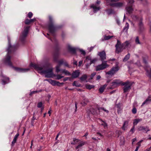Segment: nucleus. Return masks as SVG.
Returning <instances> with one entry per match:
<instances>
[{"instance_id":"obj_27","label":"nucleus","mask_w":151,"mask_h":151,"mask_svg":"<svg viewBox=\"0 0 151 151\" xmlns=\"http://www.w3.org/2000/svg\"><path fill=\"white\" fill-rule=\"evenodd\" d=\"M129 24L128 23L126 22L125 26L123 28V31L127 32L128 29L129 28Z\"/></svg>"},{"instance_id":"obj_45","label":"nucleus","mask_w":151,"mask_h":151,"mask_svg":"<svg viewBox=\"0 0 151 151\" xmlns=\"http://www.w3.org/2000/svg\"><path fill=\"white\" fill-rule=\"evenodd\" d=\"M55 76L56 77V79L57 80H59L63 77V76H62L61 75H56Z\"/></svg>"},{"instance_id":"obj_24","label":"nucleus","mask_w":151,"mask_h":151,"mask_svg":"<svg viewBox=\"0 0 151 151\" xmlns=\"http://www.w3.org/2000/svg\"><path fill=\"white\" fill-rule=\"evenodd\" d=\"M116 107L117 108L118 112H120V111L122 109V105L120 103L116 105Z\"/></svg>"},{"instance_id":"obj_1","label":"nucleus","mask_w":151,"mask_h":151,"mask_svg":"<svg viewBox=\"0 0 151 151\" xmlns=\"http://www.w3.org/2000/svg\"><path fill=\"white\" fill-rule=\"evenodd\" d=\"M8 47L7 50V53L5 57L3 60V62L6 64L7 65L11 67L14 68V70L17 72L24 73L28 71L29 70V68H22L14 67L13 66L11 60V57L10 55L12 52V50L15 48V46H11L9 37H8Z\"/></svg>"},{"instance_id":"obj_49","label":"nucleus","mask_w":151,"mask_h":151,"mask_svg":"<svg viewBox=\"0 0 151 151\" xmlns=\"http://www.w3.org/2000/svg\"><path fill=\"white\" fill-rule=\"evenodd\" d=\"M140 1H141L142 3L144 5L146 4L147 3V0H139Z\"/></svg>"},{"instance_id":"obj_28","label":"nucleus","mask_w":151,"mask_h":151,"mask_svg":"<svg viewBox=\"0 0 151 151\" xmlns=\"http://www.w3.org/2000/svg\"><path fill=\"white\" fill-rule=\"evenodd\" d=\"M130 44V42L128 41H127L123 43L124 49L128 47Z\"/></svg>"},{"instance_id":"obj_44","label":"nucleus","mask_w":151,"mask_h":151,"mask_svg":"<svg viewBox=\"0 0 151 151\" xmlns=\"http://www.w3.org/2000/svg\"><path fill=\"white\" fill-rule=\"evenodd\" d=\"M135 42L137 44H140V42H139V38L138 37H137L135 39Z\"/></svg>"},{"instance_id":"obj_30","label":"nucleus","mask_w":151,"mask_h":151,"mask_svg":"<svg viewBox=\"0 0 151 151\" xmlns=\"http://www.w3.org/2000/svg\"><path fill=\"white\" fill-rule=\"evenodd\" d=\"M106 11L108 15H110L114 13V10L111 9L106 10Z\"/></svg>"},{"instance_id":"obj_16","label":"nucleus","mask_w":151,"mask_h":151,"mask_svg":"<svg viewBox=\"0 0 151 151\" xmlns=\"http://www.w3.org/2000/svg\"><path fill=\"white\" fill-rule=\"evenodd\" d=\"M122 82L120 80L116 79L114 80L112 83V85L115 86H119L120 84H122Z\"/></svg>"},{"instance_id":"obj_51","label":"nucleus","mask_w":151,"mask_h":151,"mask_svg":"<svg viewBox=\"0 0 151 151\" xmlns=\"http://www.w3.org/2000/svg\"><path fill=\"white\" fill-rule=\"evenodd\" d=\"M132 113L134 114H135L137 112V109L136 108H134L132 110Z\"/></svg>"},{"instance_id":"obj_19","label":"nucleus","mask_w":151,"mask_h":151,"mask_svg":"<svg viewBox=\"0 0 151 151\" xmlns=\"http://www.w3.org/2000/svg\"><path fill=\"white\" fill-rule=\"evenodd\" d=\"M151 102V97L149 96L142 103L141 106L142 107L145 104H147Z\"/></svg>"},{"instance_id":"obj_21","label":"nucleus","mask_w":151,"mask_h":151,"mask_svg":"<svg viewBox=\"0 0 151 151\" xmlns=\"http://www.w3.org/2000/svg\"><path fill=\"white\" fill-rule=\"evenodd\" d=\"M86 144V142L83 141H81L79 143L78 145L77 146L76 148V149L81 148V147Z\"/></svg>"},{"instance_id":"obj_6","label":"nucleus","mask_w":151,"mask_h":151,"mask_svg":"<svg viewBox=\"0 0 151 151\" xmlns=\"http://www.w3.org/2000/svg\"><path fill=\"white\" fill-rule=\"evenodd\" d=\"M124 46L123 44H121V42L117 40V43L115 45L116 52L119 53V52H122L124 49H125Z\"/></svg>"},{"instance_id":"obj_9","label":"nucleus","mask_w":151,"mask_h":151,"mask_svg":"<svg viewBox=\"0 0 151 151\" xmlns=\"http://www.w3.org/2000/svg\"><path fill=\"white\" fill-rule=\"evenodd\" d=\"M29 28V27L28 26L25 27L22 34L20 38V39L22 41H23L24 40L25 38L27 35Z\"/></svg>"},{"instance_id":"obj_42","label":"nucleus","mask_w":151,"mask_h":151,"mask_svg":"<svg viewBox=\"0 0 151 151\" xmlns=\"http://www.w3.org/2000/svg\"><path fill=\"white\" fill-rule=\"evenodd\" d=\"M119 0H106L107 3L109 4L110 3H112L116 2L118 1Z\"/></svg>"},{"instance_id":"obj_14","label":"nucleus","mask_w":151,"mask_h":151,"mask_svg":"<svg viewBox=\"0 0 151 151\" xmlns=\"http://www.w3.org/2000/svg\"><path fill=\"white\" fill-rule=\"evenodd\" d=\"M98 108H96L95 109H93V108H91L90 109V111L91 114L97 115L100 114L99 111L97 110Z\"/></svg>"},{"instance_id":"obj_13","label":"nucleus","mask_w":151,"mask_h":151,"mask_svg":"<svg viewBox=\"0 0 151 151\" xmlns=\"http://www.w3.org/2000/svg\"><path fill=\"white\" fill-rule=\"evenodd\" d=\"M98 55L100 56L102 61L106 59V55L105 51H103L102 52H99Z\"/></svg>"},{"instance_id":"obj_57","label":"nucleus","mask_w":151,"mask_h":151,"mask_svg":"<svg viewBox=\"0 0 151 151\" xmlns=\"http://www.w3.org/2000/svg\"><path fill=\"white\" fill-rule=\"evenodd\" d=\"M63 64L65 66L68 67H69V65H68V63L65 61L64 62Z\"/></svg>"},{"instance_id":"obj_56","label":"nucleus","mask_w":151,"mask_h":151,"mask_svg":"<svg viewBox=\"0 0 151 151\" xmlns=\"http://www.w3.org/2000/svg\"><path fill=\"white\" fill-rule=\"evenodd\" d=\"M86 60H90V61L92 59L91 57L90 56H89L86 57Z\"/></svg>"},{"instance_id":"obj_43","label":"nucleus","mask_w":151,"mask_h":151,"mask_svg":"<svg viewBox=\"0 0 151 151\" xmlns=\"http://www.w3.org/2000/svg\"><path fill=\"white\" fill-rule=\"evenodd\" d=\"M113 37V36H106V35H105V36H104V39L105 40H107L111 38V37Z\"/></svg>"},{"instance_id":"obj_11","label":"nucleus","mask_w":151,"mask_h":151,"mask_svg":"<svg viewBox=\"0 0 151 151\" xmlns=\"http://www.w3.org/2000/svg\"><path fill=\"white\" fill-rule=\"evenodd\" d=\"M1 77L2 84L3 85H4L9 82V78L3 75L2 73H1Z\"/></svg>"},{"instance_id":"obj_41","label":"nucleus","mask_w":151,"mask_h":151,"mask_svg":"<svg viewBox=\"0 0 151 151\" xmlns=\"http://www.w3.org/2000/svg\"><path fill=\"white\" fill-rule=\"evenodd\" d=\"M73 140L74 142L72 143L71 144L73 145H75L76 143L80 141V140L78 139H76V138H74Z\"/></svg>"},{"instance_id":"obj_54","label":"nucleus","mask_w":151,"mask_h":151,"mask_svg":"<svg viewBox=\"0 0 151 151\" xmlns=\"http://www.w3.org/2000/svg\"><path fill=\"white\" fill-rule=\"evenodd\" d=\"M134 128H135V127H134V126H133V127L131 128V130H130V131L131 132H132V133H133L134 132Z\"/></svg>"},{"instance_id":"obj_33","label":"nucleus","mask_w":151,"mask_h":151,"mask_svg":"<svg viewBox=\"0 0 151 151\" xmlns=\"http://www.w3.org/2000/svg\"><path fill=\"white\" fill-rule=\"evenodd\" d=\"M87 78V76L86 75H83L80 78V79L81 81H84L86 80Z\"/></svg>"},{"instance_id":"obj_53","label":"nucleus","mask_w":151,"mask_h":151,"mask_svg":"<svg viewBox=\"0 0 151 151\" xmlns=\"http://www.w3.org/2000/svg\"><path fill=\"white\" fill-rule=\"evenodd\" d=\"M32 15L33 14L31 12H29L28 13V17L29 18H31L32 17Z\"/></svg>"},{"instance_id":"obj_55","label":"nucleus","mask_w":151,"mask_h":151,"mask_svg":"<svg viewBox=\"0 0 151 151\" xmlns=\"http://www.w3.org/2000/svg\"><path fill=\"white\" fill-rule=\"evenodd\" d=\"M87 102V100H85L84 102H81V104L82 105H85L86 104Z\"/></svg>"},{"instance_id":"obj_22","label":"nucleus","mask_w":151,"mask_h":151,"mask_svg":"<svg viewBox=\"0 0 151 151\" xmlns=\"http://www.w3.org/2000/svg\"><path fill=\"white\" fill-rule=\"evenodd\" d=\"M19 133L17 134L14 136V138L12 142V146H13L14 144L16 142L17 139L19 136Z\"/></svg>"},{"instance_id":"obj_63","label":"nucleus","mask_w":151,"mask_h":151,"mask_svg":"<svg viewBox=\"0 0 151 151\" xmlns=\"http://www.w3.org/2000/svg\"><path fill=\"white\" fill-rule=\"evenodd\" d=\"M73 64L74 65H77V61H75V60H74V62H73Z\"/></svg>"},{"instance_id":"obj_10","label":"nucleus","mask_w":151,"mask_h":151,"mask_svg":"<svg viewBox=\"0 0 151 151\" xmlns=\"http://www.w3.org/2000/svg\"><path fill=\"white\" fill-rule=\"evenodd\" d=\"M59 55V53L58 52L55 53L53 55V59L56 62H58L59 65H61L63 64L65 60L63 59H61L60 60L58 61V56Z\"/></svg>"},{"instance_id":"obj_62","label":"nucleus","mask_w":151,"mask_h":151,"mask_svg":"<svg viewBox=\"0 0 151 151\" xmlns=\"http://www.w3.org/2000/svg\"><path fill=\"white\" fill-rule=\"evenodd\" d=\"M129 22H130V23H131V24L133 26V27H134L135 26V25H134V23H133V22L131 21V20H129Z\"/></svg>"},{"instance_id":"obj_2","label":"nucleus","mask_w":151,"mask_h":151,"mask_svg":"<svg viewBox=\"0 0 151 151\" xmlns=\"http://www.w3.org/2000/svg\"><path fill=\"white\" fill-rule=\"evenodd\" d=\"M30 66L33 67L37 70L39 73L44 74L45 77L51 78L53 75L52 68H51L44 70L46 68V65H39L31 63L30 64Z\"/></svg>"},{"instance_id":"obj_50","label":"nucleus","mask_w":151,"mask_h":151,"mask_svg":"<svg viewBox=\"0 0 151 151\" xmlns=\"http://www.w3.org/2000/svg\"><path fill=\"white\" fill-rule=\"evenodd\" d=\"M96 72H93L92 73L91 75V79H92L94 76L96 75Z\"/></svg>"},{"instance_id":"obj_47","label":"nucleus","mask_w":151,"mask_h":151,"mask_svg":"<svg viewBox=\"0 0 151 151\" xmlns=\"http://www.w3.org/2000/svg\"><path fill=\"white\" fill-rule=\"evenodd\" d=\"M56 82H57V83H56V85H57V86H60L61 85H63V83H60L58 81H56Z\"/></svg>"},{"instance_id":"obj_39","label":"nucleus","mask_w":151,"mask_h":151,"mask_svg":"<svg viewBox=\"0 0 151 151\" xmlns=\"http://www.w3.org/2000/svg\"><path fill=\"white\" fill-rule=\"evenodd\" d=\"M100 120L103 122V123L101 124V125H103L104 127L106 129L107 128V124L104 121H102V120Z\"/></svg>"},{"instance_id":"obj_60","label":"nucleus","mask_w":151,"mask_h":151,"mask_svg":"<svg viewBox=\"0 0 151 151\" xmlns=\"http://www.w3.org/2000/svg\"><path fill=\"white\" fill-rule=\"evenodd\" d=\"M82 63H83V61H82V60L80 61L79 62V65H78V66H80L82 64Z\"/></svg>"},{"instance_id":"obj_26","label":"nucleus","mask_w":151,"mask_h":151,"mask_svg":"<svg viewBox=\"0 0 151 151\" xmlns=\"http://www.w3.org/2000/svg\"><path fill=\"white\" fill-rule=\"evenodd\" d=\"M107 86V84H105L104 85L102 86L99 89L100 92L101 93H102L104 91V89Z\"/></svg>"},{"instance_id":"obj_17","label":"nucleus","mask_w":151,"mask_h":151,"mask_svg":"<svg viewBox=\"0 0 151 151\" xmlns=\"http://www.w3.org/2000/svg\"><path fill=\"white\" fill-rule=\"evenodd\" d=\"M124 4L123 3L117 2L116 3H110L109 5L111 6H115L116 7H121Z\"/></svg>"},{"instance_id":"obj_34","label":"nucleus","mask_w":151,"mask_h":151,"mask_svg":"<svg viewBox=\"0 0 151 151\" xmlns=\"http://www.w3.org/2000/svg\"><path fill=\"white\" fill-rule=\"evenodd\" d=\"M48 82L51 84H52V86L56 85V83H57L56 82V81L52 80L51 79H50V80H49Z\"/></svg>"},{"instance_id":"obj_31","label":"nucleus","mask_w":151,"mask_h":151,"mask_svg":"<svg viewBox=\"0 0 151 151\" xmlns=\"http://www.w3.org/2000/svg\"><path fill=\"white\" fill-rule=\"evenodd\" d=\"M142 120V119H135L134 120L133 124L134 126L136 125L137 123Z\"/></svg>"},{"instance_id":"obj_12","label":"nucleus","mask_w":151,"mask_h":151,"mask_svg":"<svg viewBox=\"0 0 151 151\" xmlns=\"http://www.w3.org/2000/svg\"><path fill=\"white\" fill-rule=\"evenodd\" d=\"M119 70L118 67L116 66L115 67L112 68L110 71L106 72V74L112 76L114 75Z\"/></svg>"},{"instance_id":"obj_58","label":"nucleus","mask_w":151,"mask_h":151,"mask_svg":"<svg viewBox=\"0 0 151 151\" xmlns=\"http://www.w3.org/2000/svg\"><path fill=\"white\" fill-rule=\"evenodd\" d=\"M38 91H33L30 92V93L29 94V95L30 96L32 95V94L34 93H36Z\"/></svg>"},{"instance_id":"obj_36","label":"nucleus","mask_w":151,"mask_h":151,"mask_svg":"<svg viewBox=\"0 0 151 151\" xmlns=\"http://www.w3.org/2000/svg\"><path fill=\"white\" fill-rule=\"evenodd\" d=\"M101 110H103L104 111L106 112L107 113H108L109 112V111L108 110L105 109L103 108L98 107V108L97 109V110L99 111V112H100Z\"/></svg>"},{"instance_id":"obj_3","label":"nucleus","mask_w":151,"mask_h":151,"mask_svg":"<svg viewBox=\"0 0 151 151\" xmlns=\"http://www.w3.org/2000/svg\"><path fill=\"white\" fill-rule=\"evenodd\" d=\"M131 17L134 21L138 22V25L139 27V31L141 32L143 31L144 29V27L143 24L142 22V17H138L137 16L135 15H132Z\"/></svg>"},{"instance_id":"obj_32","label":"nucleus","mask_w":151,"mask_h":151,"mask_svg":"<svg viewBox=\"0 0 151 151\" xmlns=\"http://www.w3.org/2000/svg\"><path fill=\"white\" fill-rule=\"evenodd\" d=\"M130 54L128 53L127 55L125 56L124 58L123 59V61L125 62L129 58Z\"/></svg>"},{"instance_id":"obj_18","label":"nucleus","mask_w":151,"mask_h":151,"mask_svg":"<svg viewBox=\"0 0 151 151\" xmlns=\"http://www.w3.org/2000/svg\"><path fill=\"white\" fill-rule=\"evenodd\" d=\"M91 7L93 9V11L94 13L99 11L101 8L99 6H97L96 5L94 4L92 5L91 6Z\"/></svg>"},{"instance_id":"obj_5","label":"nucleus","mask_w":151,"mask_h":151,"mask_svg":"<svg viewBox=\"0 0 151 151\" xmlns=\"http://www.w3.org/2000/svg\"><path fill=\"white\" fill-rule=\"evenodd\" d=\"M129 1L127 4V6L126 7V10L127 12L126 14H131L132 13L133 11V9L132 8V4L134 2L133 0H128Z\"/></svg>"},{"instance_id":"obj_59","label":"nucleus","mask_w":151,"mask_h":151,"mask_svg":"<svg viewBox=\"0 0 151 151\" xmlns=\"http://www.w3.org/2000/svg\"><path fill=\"white\" fill-rule=\"evenodd\" d=\"M101 78V76L100 75H98L96 77V80H99Z\"/></svg>"},{"instance_id":"obj_40","label":"nucleus","mask_w":151,"mask_h":151,"mask_svg":"<svg viewBox=\"0 0 151 151\" xmlns=\"http://www.w3.org/2000/svg\"><path fill=\"white\" fill-rule=\"evenodd\" d=\"M73 86L78 87L80 86V85L78 84L76 81H74L73 83Z\"/></svg>"},{"instance_id":"obj_15","label":"nucleus","mask_w":151,"mask_h":151,"mask_svg":"<svg viewBox=\"0 0 151 151\" xmlns=\"http://www.w3.org/2000/svg\"><path fill=\"white\" fill-rule=\"evenodd\" d=\"M138 130L139 131L144 130L145 132H146V133L147 132L150 131V129H149V127L147 126H146L145 127L140 126L138 128Z\"/></svg>"},{"instance_id":"obj_4","label":"nucleus","mask_w":151,"mask_h":151,"mask_svg":"<svg viewBox=\"0 0 151 151\" xmlns=\"http://www.w3.org/2000/svg\"><path fill=\"white\" fill-rule=\"evenodd\" d=\"M49 22L48 25V28L50 32L53 36H54L56 29L60 27L58 26H56L54 25L52 18L51 16H49Z\"/></svg>"},{"instance_id":"obj_29","label":"nucleus","mask_w":151,"mask_h":151,"mask_svg":"<svg viewBox=\"0 0 151 151\" xmlns=\"http://www.w3.org/2000/svg\"><path fill=\"white\" fill-rule=\"evenodd\" d=\"M61 73H64L65 75L68 76L71 75L70 73L68 70L65 69H63L61 70Z\"/></svg>"},{"instance_id":"obj_20","label":"nucleus","mask_w":151,"mask_h":151,"mask_svg":"<svg viewBox=\"0 0 151 151\" xmlns=\"http://www.w3.org/2000/svg\"><path fill=\"white\" fill-rule=\"evenodd\" d=\"M80 73V72L78 70H76L72 73V77L73 78H77L79 76Z\"/></svg>"},{"instance_id":"obj_35","label":"nucleus","mask_w":151,"mask_h":151,"mask_svg":"<svg viewBox=\"0 0 151 151\" xmlns=\"http://www.w3.org/2000/svg\"><path fill=\"white\" fill-rule=\"evenodd\" d=\"M61 67V65L59 64L56 67V72L58 73L60 71L61 72L62 69H60V68Z\"/></svg>"},{"instance_id":"obj_46","label":"nucleus","mask_w":151,"mask_h":151,"mask_svg":"<svg viewBox=\"0 0 151 151\" xmlns=\"http://www.w3.org/2000/svg\"><path fill=\"white\" fill-rule=\"evenodd\" d=\"M42 106V102H40L38 103L37 106L38 108H41Z\"/></svg>"},{"instance_id":"obj_7","label":"nucleus","mask_w":151,"mask_h":151,"mask_svg":"<svg viewBox=\"0 0 151 151\" xmlns=\"http://www.w3.org/2000/svg\"><path fill=\"white\" fill-rule=\"evenodd\" d=\"M107 61H104L102 62L101 64L95 67L96 71H99L103 70L109 66V65L107 64Z\"/></svg>"},{"instance_id":"obj_52","label":"nucleus","mask_w":151,"mask_h":151,"mask_svg":"<svg viewBox=\"0 0 151 151\" xmlns=\"http://www.w3.org/2000/svg\"><path fill=\"white\" fill-rule=\"evenodd\" d=\"M80 51L81 52V53L84 55H85L86 54V52L84 50H82V49H80Z\"/></svg>"},{"instance_id":"obj_48","label":"nucleus","mask_w":151,"mask_h":151,"mask_svg":"<svg viewBox=\"0 0 151 151\" xmlns=\"http://www.w3.org/2000/svg\"><path fill=\"white\" fill-rule=\"evenodd\" d=\"M30 20L27 19H26L25 22V23L26 24H28L30 23Z\"/></svg>"},{"instance_id":"obj_25","label":"nucleus","mask_w":151,"mask_h":151,"mask_svg":"<svg viewBox=\"0 0 151 151\" xmlns=\"http://www.w3.org/2000/svg\"><path fill=\"white\" fill-rule=\"evenodd\" d=\"M128 122L127 121H125L124 122L123 126L122 127V129L124 130L126 129V127L128 126Z\"/></svg>"},{"instance_id":"obj_37","label":"nucleus","mask_w":151,"mask_h":151,"mask_svg":"<svg viewBox=\"0 0 151 151\" xmlns=\"http://www.w3.org/2000/svg\"><path fill=\"white\" fill-rule=\"evenodd\" d=\"M86 88L88 89H91L92 88H94V86L93 85H86Z\"/></svg>"},{"instance_id":"obj_64","label":"nucleus","mask_w":151,"mask_h":151,"mask_svg":"<svg viewBox=\"0 0 151 151\" xmlns=\"http://www.w3.org/2000/svg\"><path fill=\"white\" fill-rule=\"evenodd\" d=\"M139 146H137L136 147V148L135 150V151H137L139 148Z\"/></svg>"},{"instance_id":"obj_23","label":"nucleus","mask_w":151,"mask_h":151,"mask_svg":"<svg viewBox=\"0 0 151 151\" xmlns=\"http://www.w3.org/2000/svg\"><path fill=\"white\" fill-rule=\"evenodd\" d=\"M68 49L69 50L73 53L76 54V49L75 48L72 47L70 46H68Z\"/></svg>"},{"instance_id":"obj_38","label":"nucleus","mask_w":151,"mask_h":151,"mask_svg":"<svg viewBox=\"0 0 151 151\" xmlns=\"http://www.w3.org/2000/svg\"><path fill=\"white\" fill-rule=\"evenodd\" d=\"M97 60V59L96 58H93V59H92L90 61V65H91V64L92 63H94Z\"/></svg>"},{"instance_id":"obj_8","label":"nucleus","mask_w":151,"mask_h":151,"mask_svg":"<svg viewBox=\"0 0 151 151\" xmlns=\"http://www.w3.org/2000/svg\"><path fill=\"white\" fill-rule=\"evenodd\" d=\"M122 85L124 86V87H123L124 93H126L131 88V85L130 84V82L129 81H127L122 83Z\"/></svg>"},{"instance_id":"obj_61","label":"nucleus","mask_w":151,"mask_h":151,"mask_svg":"<svg viewBox=\"0 0 151 151\" xmlns=\"http://www.w3.org/2000/svg\"><path fill=\"white\" fill-rule=\"evenodd\" d=\"M36 19L35 18L30 19V22H33Z\"/></svg>"}]
</instances>
